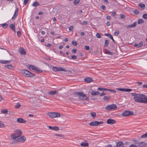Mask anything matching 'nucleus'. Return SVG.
Segmentation results:
<instances>
[{"label": "nucleus", "instance_id": "nucleus-1", "mask_svg": "<svg viewBox=\"0 0 147 147\" xmlns=\"http://www.w3.org/2000/svg\"><path fill=\"white\" fill-rule=\"evenodd\" d=\"M131 95L134 96V99L136 102L147 104V96L144 94L131 93Z\"/></svg>", "mask_w": 147, "mask_h": 147}, {"label": "nucleus", "instance_id": "nucleus-2", "mask_svg": "<svg viewBox=\"0 0 147 147\" xmlns=\"http://www.w3.org/2000/svg\"><path fill=\"white\" fill-rule=\"evenodd\" d=\"M75 95L79 96L78 99L81 100H88V98L86 96V95L82 92H76L74 93Z\"/></svg>", "mask_w": 147, "mask_h": 147}, {"label": "nucleus", "instance_id": "nucleus-3", "mask_svg": "<svg viewBox=\"0 0 147 147\" xmlns=\"http://www.w3.org/2000/svg\"><path fill=\"white\" fill-rule=\"evenodd\" d=\"M14 133L11 135V137L12 139L16 140V138L22 135V132L20 130L17 129L14 131Z\"/></svg>", "mask_w": 147, "mask_h": 147}, {"label": "nucleus", "instance_id": "nucleus-4", "mask_svg": "<svg viewBox=\"0 0 147 147\" xmlns=\"http://www.w3.org/2000/svg\"><path fill=\"white\" fill-rule=\"evenodd\" d=\"M47 115L51 118L58 117L60 116V114L56 112H49L47 114Z\"/></svg>", "mask_w": 147, "mask_h": 147}, {"label": "nucleus", "instance_id": "nucleus-5", "mask_svg": "<svg viewBox=\"0 0 147 147\" xmlns=\"http://www.w3.org/2000/svg\"><path fill=\"white\" fill-rule=\"evenodd\" d=\"M22 73L24 76L26 77H31L34 76V74L27 70H23Z\"/></svg>", "mask_w": 147, "mask_h": 147}, {"label": "nucleus", "instance_id": "nucleus-6", "mask_svg": "<svg viewBox=\"0 0 147 147\" xmlns=\"http://www.w3.org/2000/svg\"><path fill=\"white\" fill-rule=\"evenodd\" d=\"M117 108V106L116 105L113 104L111 105H108L105 107V109L107 111H111L112 110L114 109Z\"/></svg>", "mask_w": 147, "mask_h": 147}, {"label": "nucleus", "instance_id": "nucleus-7", "mask_svg": "<svg viewBox=\"0 0 147 147\" xmlns=\"http://www.w3.org/2000/svg\"><path fill=\"white\" fill-rule=\"evenodd\" d=\"M133 114L134 113L133 112L129 111H125L121 114L123 116H127Z\"/></svg>", "mask_w": 147, "mask_h": 147}, {"label": "nucleus", "instance_id": "nucleus-8", "mask_svg": "<svg viewBox=\"0 0 147 147\" xmlns=\"http://www.w3.org/2000/svg\"><path fill=\"white\" fill-rule=\"evenodd\" d=\"M26 140V138L24 136H20L18 137L16 140H14L15 141H17L21 142H24Z\"/></svg>", "mask_w": 147, "mask_h": 147}, {"label": "nucleus", "instance_id": "nucleus-9", "mask_svg": "<svg viewBox=\"0 0 147 147\" xmlns=\"http://www.w3.org/2000/svg\"><path fill=\"white\" fill-rule=\"evenodd\" d=\"M20 54L22 55H25L26 53V51L22 47H20L19 49Z\"/></svg>", "mask_w": 147, "mask_h": 147}, {"label": "nucleus", "instance_id": "nucleus-10", "mask_svg": "<svg viewBox=\"0 0 147 147\" xmlns=\"http://www.w3.org/2000/svg\"><path fill=\"white\" fill-rule=\"evenodd\" d=\"M117 90L121 91H125V92H130L132 90L131 89H127L124 88H117Z\"/></svg>", "mask_w": 147, "mask_h": 147}, {"label": "nucleus", "instance_id": "nucleus-11", "mask_svg": "<svg viewBox=\"0 0 147 147\" xmlns=\"http://www.w3.org/2000/svg\"><path fill=\"white\" fill-rule=\"evenodd\" d=\"M115 120L112 119H108L107 121V123L108 124H113L116 123Z\"/></svg>", "mask_w": 147, "mask_h": 147}, {"label": "nucleus", "instance_id": "nucleus-12", "mask_svg": "<svg viewBox=\"0 0 147 147\" xmlns=\"http://www.w3.org/2000/svg\"><path fill=\"white\" fill-rule=\"evenodd\" d=\"M137 144L140 147H145L146 145V143L144 142H139Z\"/></svg>", "mask_w": 147, "mask_h": 147}, {"label": "nucleus", "instance_id": "nucleus-13", "mask_svg": "<svg viewBox=\"0 0 147 147\" xmlns=\"http://www.w3.org/2000/svg\"><path fill=\"white\" fill-rule=\"evenodd\" d=\"M17 121L20 123H25L26 121L25 120L22 118H19L17 119Z\"/></svg>", "mask_w": 147, "mask_h": 147}, {"label": "nucleus", "instance_id": "nucleus-14", "mask_svg": "<svg viewBox=\"0 0 147 147\" xmlns=\"http://www.w3.org/2000/svg\"><path fill=\"white\" fill-rule=\"evenodd\" d=\"M18 8H16L14 14L11 18L12 19H13L16 18V17L18 15Z\"/></svg>", "mask_w": 147, "mask_h": 147}, {"label": "nucleus", "instance_id": "nucleus-15", "mask_svg": "<svg viewBox=\"0 0 147 147\" xmlns=\"http://www.w3.org/2000/svg\"><path fill=\"white\" fill-rule=\"evenodd\" d=\"M137 25V23L136 22H134L133 24L129 25L127 26V28H132L135 27Z\"/></svg>", "mask_w": 147, "mask_h": 147}, {"label": "nucleus", "instance_id": "nucleus-16", "mask_svg": "<svg viewBox=\"0 0 147 147\" xmlns=\"http://www.w3.org/2000/svg\"><path fill=\"white\" fill-rule=\"evenodd\" d=\"M49 129L55 131H58L59 129V128L58 127L56 126L52 127L49 126Z\"/></svg>", "mask_w": 147, "mask_h": 147}, {"label": "nucleus", "instance_id": "nucleus-17", "mask_svg": "<svg viewBox=\"0 0 147 147\" xmlns=\"http://www.w3.org/2000/svg\"><path fill=\"white\" fill-rule=\"evenodd\" d=\"M15 23L14 24H11L9 25V27L14 32H16L15 27Z\"/></svg>", "mask_w": 147, "mask_h": 147}, {"label": "nucleus", "instance_id": "nucleus-18", "mask_svg": "<svg viewBox=\"0 0 147 147\" xmlns=\"http://www.w3.org/2000/svg\"><path fill=\"white\" fill-rule=\"evenodd\" d=\"M84 80L85 82L89 83L92 82L93 81V79L90 78H85Z\"/></svg>", "mask_w": 147, "mask_h": 147}, {"label": "nucleus", "instance_id": "nucleus-19", "mask_svg": "<svg viewBox=\"0 0 147 147\" xmlns=\"http://www.w3.org/2000/svg\"><path fill=\"white\" fill-rule=\"evenodd\" d=\"M124 145L123 143L121 141H119L117 142L116 144V146L119 147L122 146Z\"/></svg>", "mask_w": 147, "mask_h": 147}, {"label": "nucleus", "instance_id": "nucleus-20", "mask_svg": "<svg viewBox=\"0 0 147 147\" xmlns=\"http://www.w3.org/2000/svg\"><path fill=\"white\" fill-rule=\"evenodd\" d=\"M100 93V92L97 91H92L91 92V94L92 96L98 95Z\"/></svg>", "mask_w": 147, "mask_h": 147}, {"label": "nucleus", "instance_id": "nucleus-21", "mask_svg": "<svg viewBox=\"0 0 147 147\" xmlns=\"http://www.w3.org/2000/svg\"><path fill=\"white\" fill-rule=\"evenodd\" d=\"M91 126H97V121H92L89 123Z\"/></svg>", "mask_w": 147, "mask_h": 147}, {"label": "nucleus", "instance_id": "nucleus-22", "mask_svg": "<svg viewBox=\"0 0 147 147\" xmlns=\"http://www.w3.org/2000/svg\"><path fill=\"white\" fill-rule=\"evenodd\" d=\"M5 67L10 69H12L13 68V67L11 65H5Z\"/></svg>", "mask_w": 147, "mask_h": 147}, {"label": "nucleus", "instance_id": "nucleus-23", "mask_svg": "<svg viewBox=\"0 0 147 147\" xmlns=\"http://www.w3.org/2000/svg\"><path fill=\"white\" fill-rule=\"evenodd\" d=\"M106 36H107L109 38H110L111 39H112L113 41V42H115V40L113 38V37L112 35L111 34H107L106 35Z\"/></svg>", "mask_w": 147, "mask_h": 147}, {"label": "nucleus", "instance_id": "nucleus-24", "mask_svg": "<svg viewBox=\"0 0 147 147\" xmlns=\"http://www.w3.org/2000/svg\"><path fill=\"white\" fill-rule=\"evenodd\" d=\"M105 53L109 55H113L112 53L107 49H105Z\"/></svg>", "mask_w": 147, "mask_h": 147}, {"label": "nucleus", "instance_id": "nucleus-25", "mask_svg": "<svg viewBox=\"0 0 147 147\" xmlns=\"http://www.w3.org/2000/svg\"><path fill=\"white\" fill-rule=\"evenodd\" d=\"M80 145L82 146H88V143H86L84 142H82L80 144Z\"/></svg>", "mask_w": 147, "mask_h": 147}, {"label": "nucleus", "instance_id": "nucleus-26", "mask_svg": "<svg viewBox=\"0 0 147 147\" xmlns=\"http://www.w3.org/2000/svg\"><path fill=\"white\" fill-rule=\"evenodd\" d=\"M138 5L142 9H144L145 8V5L144 4L140 3Z\"/></svg>", "mask_w": 147, "mask_h": 147}, {"label": "nucleus", "instance_id": "nucleus-27", "mask_svg": "<svg viewBox=\"0 0 147 147\" xmlns=\"http://www.w3.org/2000/svg\"><path fill=\"white\" fill-rule=\"evenodd\" d=\"M0 25H1L2 27L5 28H7L8 26V24L6 23L0 24Z\"/></svg>", "mask_w": 147, "mask_h": 147}, {"label": "nucleus", "instance_id": "nucleus-28", "mask_svg": "<svg viewBox=\"0 0 147 147\" xmlns=\"http://www.w3.org/2000/svg\"><path fill=\"white\" fill-rule=\"evenodd\" d=\"M57 92V91H50L48 92V93L50 95H53L55 94Z\"/></svg>", "mask_w": 147, "mask_h": 147}, {"label": "nucleus", "instance_id": "nucleus-29", "mask_svg": "<svg viewBox=\"0 0 147 147\" xmlns=\"http://www.w3.org/2000/svg\"><path fill=\"white\" fill-rule=\"evenodd\" d=\"M34 70H35V72L36 73H40L42 72V70H40L39 68L36 67V69Z\"/></svg>", "mask_w": 147, "mask_h": 147}, {"label": "nucleus", "instance_id": "nucleus-30", "mask_svg": "<svg viewBox=\"0 0 147 147\" xmlns=\"http://www.w3.org/2000/svg\"><path fill=\"white\" fill-rule=\"evenodd\" d=\"M58 71H62L65 72L66 71V70L64 69V68H62L61 67H58Z\"/></svg>", "mask_w": 147, "mask_h": 147}, {"label": "nucleus", "instance_id": "nucleus-31", "mask_svg": "<svg viewBox=\"0 0 147 147\" xmlns=\"http://www.w3.org/2000/svg\"><path fill=\"white\" fill-rule=\"evenodd\" d=\"M53 70L54 71H58V67H53L52 68Z\"/></svg>", "mask_w": 147, "mask_h": 147}, {"label": "nucleus", "instance_id": "nucleus-32", "mask_svg": "<svg viewBox=\"0 0 147 147\" xmlns=\"http://www.w3.org/2000/svg\"><path fill=\"white\" fill-rule=\"evenodd\" d=\"M29 68L30 69H32L34 70L36 69V67L33 65H30L29 66Z\"/></svg>", "mask_w": 147, "mask_h": 147}, {"label": "nucleus", "instance_id": "nucleus-33", "mask_svg": "<svg viewBox=\"0 0 147 147\" xmlns=\"http://www.w3.org/2000/svg\"><path fill=\"white\" fill-rule=\"evenodd\" d=\"M144 22V21L142 19H140L138 20V24H140L141 23H143Z\"/></svg>", "mask_w": 147, "mask_h": 147}, {"label": "nucleus", "instance_id": "nucleus-34", "mask_svg": "<svg viewBox=\"0 0 147 147\" xmlns=\"http://www.w3.org/2000/svg\"><path fill=\"white\" fill-rule=\"evenodd\" d=\"M90 115L93 118L95 117L96 116V113L94 112L91 113Z\"/></svg>", "mask_w": 147, "mask_h": 147}, {"label": "nucleus", "instance_id": "nucleus-35", "mask_svg": "<svg viewBox=\"0 0 147 147\" xmlns=\"http://www.w3.org/2000/svg\"><path fill=\"white\" fill-rule=\"evenodd\" d=\"M109 42V41L108 40H105L104 46L105 47H107V45L108 44Z\"/></svg>", "mask_w": 147, "mask_h": 147}, {"label": "nucleus", "instance_id": "nucleus-36", "mask_svg": "<svg viewBox=\"0 0 147 147\" xmlns=\"http://www.w3.org/2000/svg\"><path fill=\"white\" fill-rule=\"evenodd\" d=\"M80 0H75L73 2V3L74 5H76L80 2Z\"/></svg>", "mask_w": 147, "mask_h": 147}, {"label": "nucleus", "instance_id": "nucleus-37", "mask_svg": "<svg viewBox=\"0 0 147 147\" xmlns=\"http://www.w3.org/2000/svg\"><path fill=\"white\" fill-rule=\"evenodd\" d=\"M39 5V3L36 2L33 3L32 5V6L34 7L36 6H38Z\"/></svg>", "mask_w": 147, "mask_h": 147}, {"label": "nucleus", "instance_id": "nucleus-38", "mask_svg": "<svg viewBox=\"0 0 147 147\" xmlns=\"http://www.w3.org/2000/svg\"><path fill=\"white\" fill-rule=\"evenodd\" d=\"M147 137V133L142 135L141 136V138H146Z\"/></svg>", "mask_w": 147, "mask_h": 147}, {"label": "nucleus", "instance_id": "nucleus-39", "mask_svg": "<svg viewBox=\"0 0 147 147\" xmlns=\"http://www.w3.org/2000/svg\"><path fill=\"white\" fill-rule=\"evenodd\" d=\"M110 98V97L109 96H104L103 97V99L105 100H108Z\"/></svg>", "mask_w": 147, "mask_h": 147}, {"label": "nucleus", "instance_id": "nucleus-40", "mask_svg": "<svg viewBox=\"0 0 147 147\" xmlns=\"http://www.w3.org/2000/svg\"><path fill=\"white\" fill-rule=\"evenodd\" d=\"M5 127L2 121H0V127Z\"/></svg>", "mask_w": 147, "mask_h": 147}, {"label": "nucleus", "instance_id": "nucleus-41", "mask_svg": "<svg viewBox=\"0 0 147 147\" xmlns=\"http://www.w3.org/2000/svg\"><path fill=\"white\" fill-rule=\"evenodd\" d=\"M71 43L74 46H76L77 45V43L76 41H73Z\"/></svg>", "mask_w": 147, "mask_h": 147}, {"label": "nucleus", "instance_id": "nucleus-42", "mask_svg": "<svg viewBox=\"0 0 147 147\" xmlns=\"http://www.w3.org/2000/svg\"><path fill=\"white\" fill-rule=\"evenodd\" d=\"M142 17L144 19L147 20V14L144 13L142 16Z\"/></svg>", "mask_w": 147, "mask_h": 147}, {"label": "nucleus", "instance_id": "nucleus-43", "mask_svg": "<svg viewBox=\"0 0 147 147\" xmlns=\"http://www.w3.org/2000/svg\"><path fill=\"white\" fill-rule=\"evenodd\" d=\"M1 112L3 113V114H7L8 112V111L6 109H5L3 110H2Z\"/></svg>", "mask_w": 147, "mask_h": 147}, {"label": "nucleus", "instance_id": "nucleus-44", "mask_svg": "<svg viewBox=\"0 0 147 147\" xmlns=\"http://www.w3.org/2000/svg\"><path fill=\"white\" fill-rule=\"evenodd\" d=\"M20 104L18 103L17 105H15V107L16 109H18L20 107Z\"/></svg>", "mask_w": 147, "mask_h": 147}, {"label": "nucleus", "instance_id": "nucleus-45", "mask_svg": "<svg viewBox=\"0 0 147 147\" xmlns=\"http://www.w3.org/2000/svg\"><path fill=\"white\" fill-rule=\"evenodd\" d=\"M135 14H138L139 13V11L137 9H135L134 11Z\"/></svg>", "mask_w": 147, "mask_h": 147}, {"label": "nucleus", "instance_id": "nucleus-46", "mask_svg": "<svg viewBox=\"0 0 147 147\" xmlns=\"http://www.w3.org/2000/svg\"><path fill=\"white\" fill-rule=\"evenodd\" d=\"M100 8L103 10H105L106 9L105 6L103 5H102L100 6Z\"/></svg>", "mask_w": 147, "mask_h": 147}, {"label": "nucleus", "instance_id": "nucleus-47", "mask_svg": "<svg viewBox=\"0 0 147 147\" xmlns=\"http://www.w3.org/2000/svg\"><path fill=\"white\" fill-rule=\"evenodd\" d=\"M21 35V33L20 31L17 32V35L18 37H20Z\"/></svg>", "mask_w": 147, "mask_h": 147}, {"label": "nucleus", "instance_id": "nucleus-48", "mask_svg": "<svg viewBox=\"0 0 147 147\" xmlns=\"http://www.w3.org/2000/svg\"><path fill=\"white\" fill-rule=\"evenodd\" d=\"M134 47H137L138 48H140L141 47H140L139 45V44H138L137 43H135L134 45Z\"/></svg>", "mask_w": 147, "mask_h": 147}, {"label": "nucleus", "instance_id": "nucleus-49", "mask_svg": "<svg viewBox=\"0 0 147 147\" xmlns=\"http://www.w3.org/2000/svg\"><path fill=\"white\" fill-rule=\"evenodd\" d=\"M103 123H104L102 121L98 122V121H97V126L98 125H100L101 124H102Z\"/></svg>", "mask_w": 147, "mask_h": 147}, {"label": "nucleus", "instance_id": "nucleus-50", "mask_svg": "<svg viewBox=\"0 0 147 147\" xmlns=\"http://www.w3.org/2000/svg\"><path fill=\"white\" fill-rule=\"evenodd\" d=\"M77 58V57L76 55H73L71 56V59H76Z\"/></svg>", "mask_w": 147, "mask_h": 147}, {"label": "nucleus", "instance_id": "nucleus-51", "mask_svg": "<svg viewBox=\"0 0 147 147\" xmlns=\"http://www.w3.org/2000/svg\"><path fill=\"white\" fill-rule=\"evenodd\" d=\"M96 37L98 38H100L101 37V36L99 33H97L96 35Z\"/></svg>", "mask_w": 147, "mask_h": 147}, {"label": "nucleus", "instance_id": "nucleus-52", "mask_svg": "<svg viewBox=\"0 0 147 147\" xmlns=\"http://www.w3.org/2000/svg\"><path fill=\"white\" fill-rule=\"evenodd\" d=\"M85 49L86 50H88L90 49V47L88 46H86L85 47Z\"/></svg>", "mask_w": 147, "mask_h": 147}, {"label": "nucleus", "instance_id": "nucleus-53", "mask_svg": "<svg viewBox=\"0 0 147 147\" xmlns=\"http://www.w3.org/2000/svg\"><path fill=\"white\" fill-rule=\"evenodd\" d=\"M119 33V31H117L115 32L114 33V34L115 36H117Z\"/></svg>", "mask_w": 147, "mask_h": 147}, {"label": "nucleus", "instance_id": "nucleus-54", "mask_svg": "<svg viewBox=\"0 0 147 147\" xmlns=\"http://www.w3.org/2000/svg\"><path fill=\"white\" fill-rule=\"evenodd\" d=\"M120 17L122 19H124L125 18V16L124 15L121 14L120 15Z\"/></svg>", "mask_w": 147, "mask_h": 147}, {"label": "nucleus", "instance_id": "nucleus-55", "mask_svg": "<svg viewBox=\"0 0 147 147\" xmlns=\"http://www.w3.org/2000/svg\"><path fill=\"white\" fill-rule=\"evenodd\" d=\"M129 147H137V146L134 144H132L129 146Z\"/></svg>", "mask_w": 147, "mask_h": 147}, {"label": "nucleus", "instance_id": "nucleus-56", "mask_svg": "<svg viewBox=\"0 0 147 147\" xmlns=\"http://www.w3.org/2000/svg\"><path fill=\"white\" fill-rule=\"evenodd\" d=\"M143 42L142 41H141L140 42V43L138 44L139 45L140 47H142L143 45Z\"/></svg>", "mask_w": 147, "mask_h": 147}, {"label": "nucleus", "instance_id": "nucleus-57", "mask_svg": "<svg viewBox=\"0 0 147 147\" xmlns=\"http://www.w3.org/2000/svg\"><path fill=\"white\" fill-rule=\"evenodd\" d=\"M29 0H24V4L25 5H26L28 2Z\"/></svg>", "mask_w": 147, "mask_h": 147}, {"label": "nucleus", "instance_id": "nucleus-58", "mask_svg": "<svg viewBox=\"0 0 147 147\" xmlns=\"http://www.w3.org/2000/svg\"><path fill=\"white\" fill-rule=\"evenodd\" d=\"M76 51H77V50L76 49H73L72 51V53H76Z\"/></svg>", "mask_w": 147, "mask_h": 147}, {"label": "nucleus", "instance_id": "nucleus-59", "mask_svg": "<svg viewBox=\"0 0 147 147\" xmlns=\"http://www.w3.org/2000/svg\"><path fill=\"white\" fill-rule=\"evenodd\" d=\"M73 29V26H71L69 28V31Z\"/></svg>", "mask_w": 147, "mask_h": 147}, {"label": "nucleus", "instance_id": "nucleus-60", "mask_svg": "<svg viewBox=\"0 0 147 147\" xmlns=\"http://www.w3.org/2000/svg\"><path fill=\"white\" fill-rule=\"evenodd\" d=\"M82 24H84L85 25H86L87 24V22L86 21H84L83 22Z\"/></svg>", "mask_w": 147, "mask_h": 147}, {"label": "nucleus", "instance_id": "nucleus-61", "mask_svg": "<svg viewBox=\"0 0 147 147\" xmlns=\"http://www.w3.org/2000/svg\"><path fill=\"white\" fill-rule=\"evenodd\" d=\"M106 95V94L104 92H102L101 94L100 95V96H103Z\"/></svg>", "mask_w": 147, "mask_h": 147}, {"label": "nucleus", "instance_id": "nucleus-62", "mask_svg": "<svg viewBox=\"0 0 147 147\" xmlns=\"http://www.w3.org/2000/svg\"><path fill=\"white\" fill-rule=\"evenodd\" d=\"M98 90L101 91H102L103 90V88H98Z\"/></svg>", "mask_w": 147, "mask_h": 147}, {"label": "nucleus", "instance_id": "nucleus-63", "mask_svg": "<svg viewBox=\"0 0 147 147\" xmlns=\"http://www.w3.org/2000/svg\"><path fill=\"white\" fill-rule=\"evenodd\" d=\"M45 45L47 47H50L51 46V45L50 44H48L47 45L46 44Z\"/></svg>", "mask_w": 147, "mask_h": 147}, {"label": "nucleus", "instance_id": "nucleus-64", "mask_svg": "<svg viewBox=\"0 0 147 147\" xmlns=\"http://www.w3.org/2000/svg\"><path fill=\"white\" fill-rule=\"evenodd\" d=\"M143 87L144 88H147V84H144L143 85Z\"/></svg>", "mask_w": 147, "mask_h": 147}]
</instances>
